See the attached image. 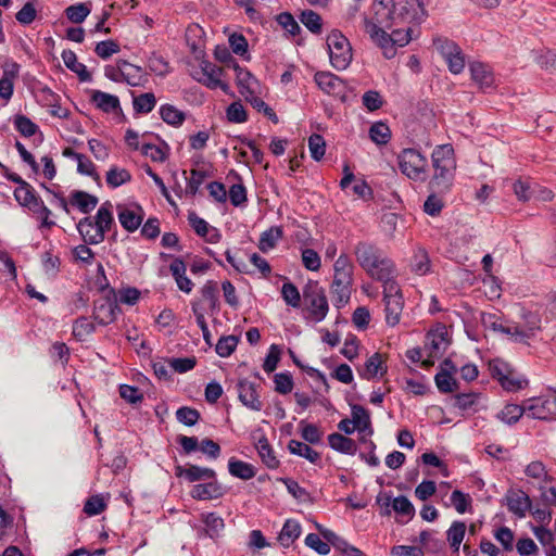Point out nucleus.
Instances as JSON below:
<instances>
[{
  "label": "nucleus",
  "instance_id": "nucleus-56",
  "mask_svg": "<svg viewBox=\"0 0 556 556\" xmlns=\"http://www.w3.org/2000/svg\"><path fill=\"white\" fill-rule=\"evenodd\" d=\"M451 503L458 514H465L471 507V497L459 490L451 494Z\"/></svg>",
  "mask_w": 556,
  "mask_h": 556
},
{
  "label": "nucleus",
  "instance_id": "nucleus-54",
  "mask_svg": "<svg viewBox=\"0 0 556 556\" xmlns=\"http://www.w3.org/2000/svg\"><path fill=\"white\" fill-rule=\"evenodd\" d=\"M300 20L312 33L319 34L321 31V17L316 12L312 10L303 11Z\"/></svg>",
  "mask_w": 556,
  "mask_h": 556
},
{
  "label": "nucleus",
  "instance_id": "nucleus-27",
  "mask_svg": "<svg viewBox=\"0 0 556 556\" xmlns=\"http://www.w3.org/2000/svg\"><path fill=\"white\" fill-rule=\"evenodd\" d=\"M387 372V366L380 353L372 354L365 363V369L359 374L361 377L369 380L382 377Z\"/></svg>",
  "mask_w": 556,
  "mask_h": 556
},
{
  "label": "nucleus",
  "instance_id": "nucleus-43",
  "mask_svg": "<svg viewBox=\"0 0 556 556\" xmlns=\"http://www.w3.org/2000/svg\"><path fill=\"white\" fill-rule=\"evenodd\" d=\"M282 237V231L279 227H271L264 231L258 242V249L266 253L275 248L278 240Z\"/></svg>",
  "mask_w": 556,
  "mask_h": 556
},
{
  "label": "nucleus",
  "instance_id": "nucleus-48",
  "mask_svg": "<svg viewBox=\"0 0 556 556\" xmlns=\"http://www.w3.org/2000/svg\"><path fill=\"white\" fill-rule=\"evenodd\" d=\"M369 137L377 144H386L391 138V131L387 124L377 122L371 125Z\"/></svg>",
  "mask_w": 556,
  "mask_h": 556
},
{
  "label": "nucleus",
  "instance_id": "nucleus-53",
  "mask_svg": "<svg viewBox=\"0 0 556 556\" xmlns=\"http://www.w3.org/2000/svg\"><path fill=\"white\" fill-rule=\"evenodd\" d=\"M503 389L509 392H516L523 389L527 386V380L521 378L516 371L510 369L509 375L500 383Z\"/></svg>",
  "mask_w": 556,
  "mask_h": 556
},
{
  "label": "nucleus",
  "instance_id": "nucleus-41",
  "mask_svg": "<svg viewBox=\"0 0 556 556\" xmlns=\"http://www.w3.org/2000/svg\"><path fill=\"white\" fill-rule=\"evenodd\" d=\"M466 533V523L454 521L446 531V539L454 552H458Z\"/></svg>",
  "mask_w": 556,
  "mask_h": 556
},
{
  "label": "nucleus",
  "instance_id": "nucleus-28",
  "mask_svg": "<svg viewBox=\"0 0 556 556\" xmlns=\"http://www.w3.org/2000/svg\"><path fill=\"white\" fill-rule=\"evenodd\" d=\"M255 447L257 450V453H258L263 464L267 468L275 469L279 466V460L276 457L274 450L271 448L267 438L264 434H261L257 438Z\"/></svg>",
  "mask_w": 556,
  "mask_h": 556
},
{
  "label": "nucleus",
  "instance_id": "nucleus-62",
  "mask_svg": "<svg viewBox=\"0 0 556 556\" xmlns=\"http://www.w3.org/2000/svg\"><path fill=\"white\" fill-rule=\"evenodd\" d=\"M238 339L235 336L222 337L216 344V353L222 357H228L236 350Z\"/></svg>",
  "mask_w": 556,
  "mask_h": 556
},
{
  "label": "nucleus",
  "instance_id": "nucleus-20",
  "mask_svg": "<svg viewBox=\"0 0 556 556\" xmlns=\"http://www.w3.org/2000/svg\"><path fill=\"white\" fill-rule=\"evenodd\" d=\"M192 498L198 501L217 500L225 494L224 488L215 480L193 485L190 492Z\"/></svg>",
  "mask_w": 556,
  "mask_h": 556
},
{
  "label": "nucleus",
  "instance_id": "nucleus-14",
  "mask_svg": "<svg viewBox=\"0 0 556 556\" xmlns=\"http://www.w3.org/2000/svg\"><path fill=\"white\" fill-rule=\"evenodd\" d=\"M258 386L249 381L240 380L237 384L238 396L240 402L249 409L260 412L263 403L260 400Z\"/></svg>",
  "mask_w": 556,
  "mask_h": 556
},
{
  "label": "nucleus",
  "instance_id": "nucleus-59",
  "mask_svg": "<svg viewBox=\"0 0 556 556\" xmlns=\"http://www.w3.org/2000/svg\"><path fill=\"white\" fill-rule=\"evenodd\" d=\"M177 420L188 427L194 426L200 419V413L195 408L184 406L176 412Z\"/></svg>",
  "mask_w": 556,
  "mask_h": 556
},
{
  "label": "nucleus",
  "instance_id": "nucleus-17",
  "mask_svg": "<svg viewBox=\"0 0 556 556\" xmlns=\"http://www.w3.org/2000/svg\"><path fill=\"white\" fill-rule=\"evenodd\" d=\"M453 406L465 414L476 413L486 408L482 395L477 392L458 393L453 396Z\"/></svg>",
  "mask_w": 556,
  "mask_h": 556
},
{
  "label": "nucleus",
  "instance_id": "nucleus-46",
  "mask_svg": "<svg viewBox=\"0 0 556 556\" xmlns=\"http://www.w3.org/2000/svg\"><path fill=\"white\" fill-rule=\"evenodd\" d=\"M410 267L417 275H426L430 270V260L427 252L418 249L412 258Z\"/></svg>",
  "mask_w": 556,
  "mask_h": 556
},
{
  "label": "nucleus",
  "instance_id": "nucleus-25",
  "mask_svg": "<svg viewBox=\"0 0 556 556\" xmlns=\"http://www.w3.org/2000/svg\"><path fill=\"white\" fill-rule=\"evenodd\" d=\"M354 265L346 254H341L333 264V281H354L353 279Z\"/></svg>",
  "mask_w": 556,
  "mask_h": 556
},
{
  "label": "nucleus",
  "instance_id": "nucleus-33",
  "mask_svg": "<svg viewBox=\"0 0 556 556\" xmlns=\"http://www.w3.org/2000/svg\"><path fill=\"white\" fill-rule=\"evenodd\" d=\"M328 443L331 448H333L337 452L348 454V455H354L357 450V445L354 442V440L344 437L340 433H331L328 435Z\"/></svg>",
  "mask_w": 556,
  "mask_h": 556
},
{
  "label": "nucleus",
  "instance_id": "nucleus-6",
  "mask_svg": "<svg viewBox=\"0 0 556 556\" xmlns=\"http://www.w3.org/2000/svg\"><path fill=\"white\" fill-rule=\"evenodd\" d=\"M541 316L539 309L519 307L516 319L509 320V328L506 329L514 342L528 344L529 340L536 337L541 330Z\"/></svg>",
  "mask_w": 556,
  "mask_h": 556
},
{
  "label": "nucleus",
  "instance_id": "nucleus-42",
  "mask_svg": "<svg viewBox=\"0 0 556 556\" xmlns=\"http://www.w3.org/2000/svg\"><path fill=\"white\" fill-rule=\"evenodd\" d=\"M201 294L204 301L208 303L210 311L216 313L219 309L218 303V287L215 281L208 280L201 289Z\"/></svg>",
  "mask_w": 556,
  "mask_h": 556
},
{
  "label": "nucleus",
  "instance_id": "nucleus-39",
  "mask_svg": "<svg viewBox=\"0 0 556 556\" xmlns=\"http://www.w3.org/2000/svg\"><path fill=\"white\" fill-rule=\"evenodd\" d=\"M352 287L353 281L332 282L331 293L338 307L344 306L350 301Z\"/></svg>",
  "mask_w": 556,
  "mask_h": 556
},
{
  "label": "nucleus",
  "instance_id": "nucleus-2",
  "mask_svg": "<svg viewBox=\"0 0 556 556\" xmlns=\"http://www.w3.org/2000/svg\"><path fill=\"white\" fill-rule=\"evenodd\" d=\"M354 255L369 277L382 282L387 291H395V266L380 248L368 241H361L354 248Z\"/></svg>",
  "mask_w": 556,
  "mask_h": 556
},
{
  "label": "nucleus",
  "instance_id": "nucleus-34",
  "mask_svg": "<svg viewBox=\"0 0 556 556\" xmlns=\"http://www.w3.org/2000/svg\"><path fill=\"white\" fill-rule=\"evenodd\" d=\"M228 470L231 476L242 480H250L256 475V471L251 464L233 457L228 462Z\"/></svg>",
  "mask_w": 556,
  "mask_h": 556
},
{
  "label": "nucleus",
  "instance_id": "nucleus-49",
  "mask_svg": "<svg viewBox=\"0 0 556 556\" xmlns=\"http://www.w3.org/2000/svg\"><path fill=\"white\" fill-rule=\"evenodd\" d=\"M94 331V325L87 317H79L74 321L73 336L78 341H84Z\"/></svg>",
  "mask_w": 556,
  "mask_h": 556
},
{
  "label": "nucleus",
  "instance_id": "nucleus-12",
  "mask_svg": "<svg viewBox=\"0 0 556 556\" xmlns=\"http://www.w3.org/2000/svg\"><path fill=\"white\" fill-rule=\"evenodd\" d=\"M395 291L389 292L383 286V300L386 303V321L389 326H395L400 323L402 309H403V298L401 289L396 281H394Z\"/></svg>",
  "mask_w": 556,
  "mask_h": 556
},
{
  "label": "nucleus",
  "instance_id": "nucleus-13",
  "mask_svg": "<svg viewBox=\"0 0 556 556\" xmlns=\"http://www.w3.org/2000/svg\"><path fill=\"white\" fill-rule=\"evenodd\" d=\"M527 416L534 419H548L556 414V399L534 397L525 401Z\"/></svg>",
  "mask_w": 556,
  "mask_h": 556
},
{
  "label": "nucleus",
  "instance_id": "nucleus-30",
  "mask_svg": "<svg viewBox=\"0 0 556 556\" xmlns=\"http://www.w3.org/2000/svg\"><path fill=\"white\" fill-rule=\"evenodd\" d=\"M141 208L139 206L136 210H131L128 207H119L118 208V220L121 225L128 231H135L141 225L143 216L139 212Z\"/></svg>",
  "mask_w": 556,
  "mask_h": 556
},
{
  "label": "nucleus",
  "instance_id": "nucleus-5",
  "mask_svg": "<svg viewBox=\"0 0 556 556\" xmlns=\"http://www.w3.org/2000/svg\"><path fill=\"white\" fill-rule=\"evenodd\" d=\"M113 222L112 204L106 201L98 208L94 216L80 219L77 230L86 243L99 244L104 240L105 232L110 230Z\"/></svg>",
  "mask_w": 556,
  "mask_h": 556
},
{
  "label": "nucleus",
  "instance_id": "nucleus-38",
  "mask_svg": "<svg viewBox=\"0 0 556 556\" xmlns=\"http://www.w3.org/2000/svg\"><path fill=\"white\" fill-rule=\"evenodd\" d=\"M301 534V526L298 521L288 519L278 536L281 545L290 546Z\"/></svg>",
  "mask_w": 556,
  "mask_h": 556
},
{
  "label": "nucleus",
  "instance_id": "nucleus-63",
  "mask_svg": "<svg viewBox=\"0 0 556 556\" xmlns=\"http://www.w3.org/2000/svg\"><path fill=\"white\" fill-rule=\"evenodd\" d=\"M302 264L307 270L317 271L321 266L320 256L313 249H303L301 253Z\"/></svg>",
  "mask_w": 556,
  "mask_h": 556
},
{
  "label": "nucleus",
  "instance_id": "nucleus-7",
  "mask_svg": "<svg viewBox=\"0 0 556 556\" xmlns=\"http://www.w3.org/2000/svg\"><path fill=\"white\" fill-rule=\"evenodd\" d=\"M305 318L313 323L324 320L329 311L325 289L317 281H309L303 289Z\"/></svg>",
  "mask_w": 556,
  "mask_h": 556
},
{
  "label": "nucleus",
  "instance_id": "nucleus-51",
  "mask_svg": "<svg viewBox=\"0 0 556 556\" xmlns=\"http://www.w3.org/2000/svg\"><path fill=\"white\" fill-rule=\"evenodd\" d=\"M215 471L211 468H203L195 465L187 467V480L190 482L215 479Z\"/></svg>",
  "mask_w": 556,
  "mask_h": 556
},
{
  "label": "nucleus",
  "instance_id": "nucleus-57",
  "mask_svg": "<svg viewBox=\"0 0 556 556\" xmlns=\"http://www.w3.org/2000/svg\"><path fill=\"white\" fill-rule=\"evenodd\" d=\"M203 522L206 527V531L211 538L219 534L224 529V520L215 513H208L203 517Z\"/></svg>",
  "mask_w": 556,
  "mask_h": 556
},
{
  "label": "nucleus",
  "instance_id": "nucleus-10",
  "mask_svg": "<svg viewBox=\"0 0 556 556\" xmlns=\"http://www.w3.org/2000/svg\"><path fill=\"white\" fill-rule=\"evenodd\" d=\"M435 48L446 62L451 73L459 74L465 68L466 60L462 49L447 39H438L434 41Z\"/></svg>",
  "mask_w": 556,
  "mask_h": 556
},
{
  "label": "nucleus",
  "instance_id": "nucleus-61",
  "mask_svg": "<svg viewBox=\"0 0 556 556\" xmlns=\"http://www.w3.org/2000/svg\"><path fill=\"white\" fill-rule=\"evenodd\" d=\"M494 538L502 545L506 552H511L514 548V532L508 527H500L494 531Z\"/></svg>",
  "mask_w": 556,
  "mask_h": 556
},
{
  "label": "nucleus",
  "instance_id": "nucleus-31",
  "mask_svg": "<svg viewBox=\"0 0 556 556\" xmlns=\"http://www.w3.org/2000/svg\"><path fill=\"white\" fill-rule=\"evenodd\" d=\"M62 60L66 67L77 74L80 81H90L91 74L87 71L85 64L77 61V56L72 50H64L62 52Z\"/></svg>",
  "mask_w": 556,
  "mask_h": 556
},
{
  "label": "nucleus",
  "instance_id": "nucleus-18",
  "mask_svg": "<svg viewBox=\"0 0 556 556\" xmlns=\"http://www.w3.org/2000/svg\"><path fill=\"white\" fill-rule=\"evenodd\" d=\"M118 311L115 300L102 298L94 302L93 318L100 325H109L115 320Z\"/></svg>",
  "mask_w": 556,
  "mask_h": 556
},
{
  "label": "nucleus",
  "instance_id": "nucleus-1",
  "mask_svg": "<svg viewBox=\"0 0 556 556\" xmlns=\"http://www.w3.org/2000/svg\"><path fill=\"white\" fill-rule=\"evenodd\" d=\"M424 15L420 0H374L371 15L364 18V25L377 23L382 27L393 28L417 22Z\"/></svg>",
  "mask_w": 556,
  "mask_h": 556
},
{
  "label": "nucleus",
  "instance_id": "nucleus-24",
  "mask_svg": "<svg viewBox=\"0 0 556 556\" xmlns=\"http://www.w3.org/2000/svg\"><path fill=\"white\" fill-rule=\"evenodd\" d=\"M91 102L101 111L105 113H113L121 111L119 99L111 93L100 90L92 91Z\"/></svg>",
  "mask_w": 556,
  "mask_h": 556
},
{
  "label": "nucleus",
  "instance_id": "nucleus-16",
  "mask_svg": "<svg viewBox=\"0 0 556 556\" xmlns=\"http://www.w3.org/2000/svg\"><path fill=\"white\" fill-rule=\"evenodd\" d=\"M527 480L539 490L545 489L553 481V477L548 473L546 466L541 460L529 463L523 470Z\"/></svg>",
  "mask_w": 556,
  "mask_h": 556
},
{
  "label": "nucleus",
  "instance_id": "nucleus-52",
  "mask_svg": "<svg viewBox=\"0 0 556 556\" xmlns=\"http://www.w3.org/2000/svg\"><path fill=\"white\" fill-rule=\"evenodd\" d=\"M106 508L105 497L102 494L90 496L84 506V511L88 516H96L101 514Z\"/></svg>",
  "mask_w": 556,
  "mask_h": 556
},
{
  "label": "nucleus",
  "instance_id": "nucleus-40",
  "mask_svg": "<svg viewBox=\"0 0 556 556\" xmlns=\"http://www.w3.org/2000/svg\"><path fill=\"white\" fill-rule=\"evenodd\" d=\"M523 414H526L525 403L522 405L507 404L501 412L497 413L496 417L504 424L514 425L521 418Z\"/></svg>",
  "mask_w": 556,
  "mask_h": 556
},
{
  "label": "nucleus",
  "instance_id": "nucleus-29",
  "mask_svg": "<svg viewBox=\"0 0 556 556\" xmlns=\"http://www.w3.org/2000/svg\"><path fill=\"white\" fill-rule=\"evenodd\" d=\"M427 344L430 348V356H438L448 345L447 331L444 327L438 328L427 336Z\"/></svg>",
  "mask_w": 556,
  "mask_h": 556
},
{
  "label": "nucleus",
  "instance_id": "nucleus-50",
  "mask_svg": "<svg viewBox=\"0 0 556 556\" xmlns=\"http://www.w3.org/2000/svg\"><path fill=\"white\" fill-rule=\"evenodd\" d=\"M156 104L155 96L152 92L142 93L134 98V109L137 113H150Z\"/></svg>",
  "mask_w": 556,
  "mask_h": 556
},
{
  "label": "nucleus",
  "instance_id": "nucleus-4",
  "mask_svg": "<svg viewBox=\"0 0 556 556\" xmlns=\"http://www.w3.org/2000/svg\"><path fill=\"white\" fill-rule=\"evenodd\" d=\"M364 26L365 31L369 35L370 39L381 48L387 59H391L395 55L396 46L404 47L412 39V28L408 25L387 28L377 23H367V25Z\"/></svg>",
  "mask_w": 556,
  "mask_h": 556
},
{
  "label": "nucleus",
  "instance_id": "nucleus-3",
  "mask_svg": "<svg viewBox=\"0 0 556 556\" xmlns=\"http://www.w3.org/2000/svg\"><path fill=\"white\" fill-rule=\"evenodd\" d=\"M433 176L429 182L431 191L447 193L454 182L456 162L451 144L438 146L432 152Z\"/></svg>",
  "mask_w": 556,
  "mask_h": 556
},
{
  "label": "nucleus",
  "instance_id": "nucleus-58",
  "mask_svg": "<svg viewBox=\"0 0 556 556\" xmlns=\"http://www.w3.org/2000/svg\"><path fill=\"white\" fill-rule=\"evenodd\" d=\"M308 149L312 159L320 161L326 152V142L320 135L314 134L308 138Z\"/></svg>",
  "mask_w": 556,
  "mask_h": 556
},
{
  "label": "nucleus",
  "instance_id": "nucleus-11",
  "mask_svg": "<svg viewBox=\"0 0 556 556\" xmlns=\"http://www.w3.org/2000/svg\"><path fill=\"white\" fill-rule=\"evenodd\" d=\"M223 70L210 61L202 60L199 68L192 71L191 75L194 79L207 86L208 88L215 89L220 87L226 89V85L223 84L220 76Z\"/></svg>",
  "mask_w": 556,
  "mask_h": 556
},
{
  "label": "nucleus",
  "instance_id": "nucleus-47",
  "mask_svg": "<svg viewBox=\"0 0 556 556\" xmlns=\"http://www.w3.org/2000/svg\"><path fill=\"white\" fill-rule=\"evenodd\" d=\"M13 124L15 129L24 137H31L39 130V127L30 118L22 114L14 116Z\"/></svg>",
  "mask_w": 556,
  "mask_h": 556
},
{
  "label": "nucleus",
  "instance_id": "nucleus-35",
  "mask_svg": "<svg viewBox=\"0 0 556 556\" xmlns=\"http://www.w3.org/2000/svg\"><path fill=\"white\" fill-rule=\"evenodd\" d=\"M351 415V420L359 432H365L368 430L369 434L372 433L370 416L367 409L361 405H352Z\"/></svg>",
  "mask_w": 556,
  "mask_h": 556
},
{
  "label": "nucleus",
  "instance_id": "nucleus-21",
  "mask_svg": "<svg viewBox=\"0 0 556 556\" xmlns=\"http://www.w3.org/2000/svg\"><path fill=\"white\" fill-rule=\"evenodd\" d=\"M505 500L508 510L519 518L525 517L531 506L530 497L521 490L508 491Z\"/></svg>",
  "mask_w": 556,
  "mask_h": 556
},
{
  "label": "nucleus",
  "instance_id": "nucleus-15",
  "mask_svg": "<svg viewBox=\"0 0 556 556\" xmlns=\"http://www.w3.org/2000/svg\"><path fill=\"white\" fill-rule=\"evenodd\" d=\"M314 80L318 88L329 96L340 97L344 94V81L330 72H317Z\"/></svg>",
  "mask_w": 556,
  "mask_h": 556
},
{
  "label": "nucleus",
  "instance_id": "nucleus-64",
  "mask_svg": "<svg viewBox=\"0 0 556 556\" xmlns=\"http://www.w3.org/2000/svg\"><path fill=\"white\" fill-rule=\"evenodd\" d=\"M434 380L439 391L442 393L453 392L457 387L455 379L447 371L437 374Z\"/></svg>",
  "mask_w": 556,
  "mask_h": 556
},
{
  "label": "nucleus",
  "instance_id": "nucleus-37",
  "mask_svg": "<svg viewBox=\"0 0 556 556\" xmlns=\"http://www.w3.org/2000/svg\"><path fill=\"white\" fill-rule=\"evenodd\" d=\"M481 323L485 330L506 334L509 328V320H504L500 315L493 313H482Z\"/></svg>",
  "mask_w": 556,
  "mask_h": 556
},
{
  "label": "nucleus",
  "instance_id": "nucleus-36",
  "mask_svg": "<svg viewBox=\"0 0 556 556\" xmlns=\"http://www.w3.org/2000/svg\"><path fill=\"white\" fill-rule=\"evenodd\" d=\"M291 454L306 458L312 464L320 460V454L304 442L291 440L288 444Z\"/></svg>",
  "mask_w": 556,
  "mask_h": 556
},
{
  "label": "nucleus",
  "instance_id": "nucleus-44",
  "mask_svg": "<svg viewBox=\"0 0 556 556\" xmlns=\"http://www.w3.org/2000/svg\"><path fill=\"white\" fill-rule=\"evenodd\" d=\"M161 118L169 125L179 126L185 121V113L170 104H164L160 108Z\"/></svg>",
  "mask_w": 556,
  "mask_h": 556
},
{
  "label": "nucleus",
  "instance_id": "nucleus-26",
  "mask_svg": "<svg viewBox=\"0 0 556 556\" xmlns=\"http://www.w3.org/2000/svg\"><path fill=\"white\" fill-rule=\"evenodd\" d=\"M99 199L85 191L75 190L71 193L70 204L77 207L81 213L88 214L98 205Z\"/></svg>",
  "mask_w": 556,
  "mask_h": 556
},
{
  "label": "nucleus",
  "instance_id": "nucleus-23",
  "mask_svg": "<svg viewBox=\"0 0 556 556\" xmlns=\"http://www.w3.org/2000/svg\"><path fill=\"white\" fill-rule=\"evenodd\" d=\"M169 270L179 290L190 293L193 289V282L186 276L187 267L185 262L179 257H175L169 265Z\"/></svg>",
  "mask_w": 556,
  "mask_h": 556
},
{
  "label": "nucleus",
  "instance_id": "nucleus-32",
  "mask_svg": "<svg viewBox=\"0 0 556 556\" xmlns=\"http://www.w3.org/2000/svg\"><path fill=\"white\" fill-rule=\"evenodd\" d=\"M14 198L22 206L28 207L30 211L38 206V202L41 200L28 182H23L14 190Z\"/></svg>",
  "mask_w": 556,
  "mask_h": 556
},
{
  "label": "nucleus",
  "instance_id": "nucleus-8",
  "mask_svg": "<svg viewBox=\"0 0 556 556\" xmlns=\"http://www.w3.org/2000/svg\"><path fill=\"white\" fill-rule=\"evenodd\" d=\"M327 47L332 67L337 71L345 70L353 56L348 38L341 31L332 30L327 36Z\"/></svg>",
  "mask_w": 556,
  "mask_h": 556
},
{
  "label": "nucleus",
  "instance_id": "nucleus-60",
  "mask_svg": "<svg viewBox=\"0 0 556 556\" xmlns=\"http://www.w3.org/2000/svg\"><path fill=\"white\" fill-rule=\"evenodd\" d=\"M281 295L288 305L292 307L300 306L301 295L298 288L292 282H285L282 285Z\"/></svg>",
  "mask_w": 556,
  "mask_h": 556
},
{
  "label": "nucleus",
  "instance_id": "nucleus-45",
  "mask_svg": "<svg viewBox=\"0 0 556 556\" xmlns=\"http://www.w3.org/2000/svg\"><path fill=\"white\" fill-rule=\"evenodd\" d=\"M131 175L125 168L113 166L106 173V184L112 188H117L128 181H130Z\"/></svg>",
  "mask_w": 556,
  "mask_h": 556
},
{
  "label": "nucleus",
  "instance_id": "nucleus-55",
  "mask_svg": "<svg viewBox=\"0 0 556 556\" xmlns=\"http://www.w3.org/2000/svg\"><path fill=\"white\" fill-rule=\"evenodd\" d=\"M90 9L85 3L73 4L66 8V17L76 24L83 23L89 15Z\"/></svg>",
  "mask_w": 556,
  "mask_h": 556
},
{
  "label": "nucleus",
  "instance_id": "nucleus-9",
  "mask_svg": "<svg viewBox=\"0 0 556 556\" xmlns=\"http://www.w3.org/2000/svg\"><path fill=\"white\" fill-rule=\"evenodd\" d=\"M402 173L410 179H421L426 174L427 159L415 149H405L399 156Z\"/></svg>",
  "mask_w": 556,
  "mask_h": 556
},
{
  "label": "nucleus",
  "instance_id": "nucleus-19",
  "mask_svg": "<svg viewBox=\"0 0 556 556\" xmlns=\"http://www.w3.org/2000/svg\"><path fill=\"white\" fill-rule=\"evenodd\" d=\"M471 79L479 86L483 91H486L494 86V76L488 64L482 62H472L469 65Z\"/></svg>",
  "mask_w": 556,
  "mask_h": 556
},
{
  "label": "nucleus",
  "instance_id": "nucleus-22",
  "mask_svg": "<svg viewBox=\"0 0 556 556\" xmlns=\"http://www.w3.org/2000/svg\"><path fill=\"white\" fill-rule=\"evenodd\" d=\"M233 70L236 72L239 92L245 99L254 93H257L260 87L257 79L248 70L240 67L238 64L233 66Z\"/></svg>",
  "mask_w": 556,
  "mask_h": 556
}]
</instances>
